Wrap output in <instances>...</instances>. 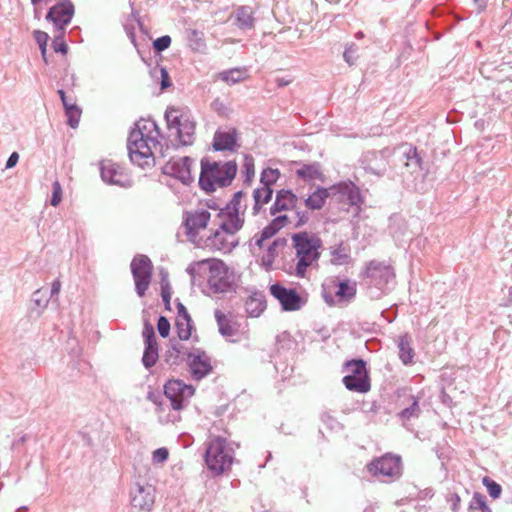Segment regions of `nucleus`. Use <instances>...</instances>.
<instances>
[{"label":"nucleus","mask_w":512,"mask_h":512,"mask_svg":"<svg viewBox=\"0 0 512 512\" xmlns=\"http://www.w3.org/2000/svg\"><path fill=\"white\" fill-rule=\"evenodd\" d=\"M452 501H453V511L456 512L458 510V508L460 506V502H461L459 495L454 494L452 497Z\"/></svg>","instance_id":"nucleus-54"},{"label":"nucleus","mask_w":512,"mask_h":512,"mask_svg":"<svg viewBox=\"0 0 512 512\" xmlns=\"http://www.w3.org/2000/svg\"><path fill=\"white\" fill-rule=\"evenodd\" d=\"M142 334L145 339V344H150V343L156 344L157 343L154 328L150 323H148V322L145 323Z\"/></svg>","instance_id":"nucleus-43"},{"label":"nucleus","mask_w":512,"mask_h":512,"mask_svg":"<svg viewBox=\"0 0 512 512\" xmlns=\"http://www.w3.org/2000/svg\"><path fill=\"white\" fill-rule=\"evenodd\" d=\"M276 257H277V242L274 241L271 245H269L267 251L261 257L262 266H264L267 270L271 269Z\"/></svg>","instance_id":"nucleus-36"},{"label":"nucleus","mask_w":512,"mask_h":512,"mask_svg":"<svg viewBox=\"0 0 512 512\" xmlns=\"http://www.w3.org/2000/svg\"><path fill=\"white\" fill-rule=\"evenodd\" d=\"M101 177L109 184L122 185L125 175L122 168L111 161H104L101 165Z\"/></svg>","instance_id":"nucleus-21"},{"label":"nucleus","mask_w":512,"mask_h":512,"mask_svg":"<svg viewBox=\"0 0 512 512\" xmlns=\"http://www.w3.org/2000/svg\"><path fill=\"white\" fill-rule=\"evenodd\" d=\"M165 396L171 401L173 409L180 410L194 394V388L180 380H169L164 386Z\"/></svg>","instance_id":"nucleus-13"},{"label":"nucleus","mask_w":512,"mask_h":512,"mask_svg":"<svg viewBox=\"0 0 512 512\" xmlns=\"http://www.w3.org/2000/svg\"><path fill=\"white\" fill-rule=\"evenodd\" d=\"M161 156H162V157H165V156H166V154H165L164 152H161Z\"/></svg>","instance_id":"nucleus-60"},{"label":"nucleus","mask_w":512,"mask_h":512,"mask_svg":"<svg viewBox=\"0 0 512 512\" xmlns=\"http://www.w3.org/2000/svg\"><path fill=\"white\" fill-rule=\"evenodd\" d=\"M153 505L154 498L152 494L139 486L131 501L133 512H151Z\"/></svg>","instance_id":"nucleus-20"},{"label":"nucleus","mask_w":512,"mask_h":512,"mask_svg":"<svg viewBox=\"0 0 512 512\" xmlns=\"http://www.w3.org/2000/svg\"><path fill=\"white\" fill-rule=\"evenodd\" d=\"M163 172L184 184H189L194 180L193 161L189 157L169 160L163 166Z\"/></svg>","instance_id":"nucleus-14"},{"label":"nucleus","mask_w":512,"mask_h":512,"mask_svg":"<svg viewBox=\"0 0 512 512\" xmlns=\"http://www.w3.org/2000/svg\"><path fill=\"white\" fill-rule=\"evenodd\" d=\"M177 316L175 319V328L180 340L186 341L191 338L193 325L191 317L182 303L177 305Z\"/></svg>","instance_id":"nucleus-19"},{"label":"nucleus","mask_w":512,"mask_h":512,"mask_svg":"<svg viewBox=\"0 0 512 512\" xmlns=\"http://www.w3.org/2000/svg\"><path fill=\"white\" fill-rule=\"evenodd\" d=\"M280 173L277 169H265L261 174V186L271 187L279 178Z\"/></svg>","instance_id":"nucleus-37"},{"label":"nucleus","mask_w":512,"mask_h":512,"mask_svg":"<svg viewBox=\"0 0 512 512\" xmlns=\"http://www.w3.org/2000/svg\"><path fill=\"white\" fill-rule=\"evenodd\" d=\"M272 194L273 189L268 186H261L254 190V214H257L261 210V208L271 200Z\"/></svg>","instance_id":"nucleus-30"},{"label":"nucleus","mask_w":512,"mask_h":512,"mask_svg":"<svg viewBox=\"0 0 512 512\" xmlns=\"http://www.w3.org/2000/svg\"><path fill=\"white\" fill-rule=\"evenodd\" d=\"M233 449L228 445L227 439L221 436H212L208 442L205 463L214 475H221L229 470L233 464Z\"/></svg>","instance_id":"nucleus-6"},{"label":"nucleus","mask_w":512,"mask_h":512,"mask_svg":"<svg viewBox=\"0 0 512 512\" xmlns=\"http://www.w3.org/2000/svg\"><path fill=\"white\" fill-rule=\"evenodd\" d=\"M399 356L402 362L407 365L413 361L414 358V350L410 345V342L407 338L402 337L399 340Z\"/></svg>","instance_id":"nucleus-32"},{"label":"nucleus","mask_w":512,"mask_h":512,"mask_svg":"<svg viewBox=\"0 0 512 512\" xmlns=\"http://www.w3.org/2000/svg\"><path fill=\"white\" fill-rule=\"evenodd\" d=\"M189 46L193 51L200 52L205 48V40L203 32L191 30L188 36Z\"/></svg>","instance_id":"nucleus-33"},{"label":"nucleus","mask_w":512,"mask_h":512,"mask_svg":"<svg viewBox=\"0 0 512 512\" xmlns=\"http://www.w3.org/2000/svg\"><path fill=\"white\" fill-rule=\"evenodd\" d=\"M168 129L181 145H192L195 140L196 124L188 109L171 106L165 112Z\"/></svg>","instance_id":"nucleus-5"},{"label":"nucleus","mask_w":512,"mask_h":512,"mask_svg":"<svg viewBox=\"0 0 512 512\" xmlns=\"http://www.w3.org/2000/svg\"><path fill=\"white\" fill-rule=\"evenodd\" d=\"M65 111H66V115L68 117V124L72 128L77 127L79 120H80V116H81V110L77 106L71 105V106H67V110H65Z\"/></svg>","instance_id":"nucleus-39"},{"label":"nucleus","mask_w":512,"mask_h":512,"mask_svg":"<svg viewBox=\"0 0 512 512\" xmlns=\"http://www.w3.org/2000/svg\"><path fill=\"white\" fill-rule=\"evenodd\" d=\"M241 198L242 193H236L231 203L214 215L204 208L186 211L183 227L187 240L202 250L230 253L239 244L238 233L244 224Z\"/></svg>","instance_id":"nucleus-1"},{"label":"nucleus","mask_w":512,"mask_h":512,"mask_svg":"<svg viewBox=\"0 0 512 512\" xmlns=\"http://www.w3.org/2000/svg\"><path fill=\"white\" fill-rule=\"evenodd\" d=\"M487 1L488 0H474V3L477 5L479 12L483 11L486 8Z\"/></svg>","instance_id":"nucleus-55"},{"label":"nucleus","mask_w":512,"mask_h":512,"mask_svg":"<svg viewBox=\"0 0 512 512\" xmlns=\"http://www.w3.org/2000/svg\"><path fill=\"white\" fill-rule=\"evenodd\" d=\"M306 221H307V219H306L304 216L299 217V219H298V220H297V222H296V226H301V225H303L304 223H306Z\"/></svg>","instance_id":"nucleus-57"},{"label":"nucleus","mask_w":512,"mask_h":512,"mask_svg":"<svg viewBox=\"0 0 512 512\" xmlns=\"http://www.w3.org/2000/svg\"><path fill=\"white\" fill-rule=\"evenodd\" d=\"M345 368L348 374L344 376L343 383L348 390L359 393H366L370 390V379L363 360L347 361Z\"/></svg>","instance_id":"nucleus-9"},{"label":"nucleus","mask_w":512,"mask_h":512,"mask_svg":"<svg viewBox=\"0 0 512 512\" xmlns=\"http://www.w3.org/2000/svg\"><path fill=\"white\" fill-rule=\"evenodd\" d=\"M189 366L196 379H202L212 371L211 359L204 351L189 354Z\"/></svg>","instance_id":"nucleus-18"},{"label":"nucleus","mask_w":512,"mask_h":512,"mask_svg":"<svg viewBox=\"0 0 512 512\" xmlns=\"http://www.w3.org/2000/svg\"><path fill=\"white\" fill-rule=\"evenodd\" d=\"M52 47L55 52H59L62 55L67 54L68 46L62 37H55L52 43Z\"/></svg>","instance_id":"nucleus-46"},{"label":"nucleus","mask_w":512,"mask_h":512,"mask_svg":"<svg viewBox=\"0 0 512 512\" xmlns=\"http://www.w3.org/2000/svg\"><path fill=\"white\" fill-rule=\"evenodd\" d=\"M34 38H35L36 42L38 43V45L40 47L41 54H42V57H43L44 61L46 63H48L47 58H46L47 42H48V39H49L48 34L46 32H44V31L35 30L34 31Z\"/></svg>","instance_id":"nucleus-38"},{"label":"nucleus","mask_w":512,"mask_h":512,"mask_svg":"<svg viewBox=\"0 0 512 512\" xmlns=\"http://www.w3.org/2000/svg\"><path fill=\"white\" fill-rule=\"evenodd\" d=\"M470 512H492L487 506L485 496L480 493H474L469 505Z\"/></svg>","instance_id":"nucleus-35"},{"label":"nucleus","mask_w":512,"mask_h":512,"mask_svg":"<svg viewBox=\"0 0 512 512\" xmlns=\"http://www.w3.org/2000/svg\"><path fill=\"white\" fill-rule=\"evenodd\" d=\"M157 330L161 337L166 338L170 334V323L164 316L159 317L157 322Z\"/></svg>","instance_id":"nucleus-42"},{"label":"nucleus","mask_w":512,"mask_h":512,"mask_svg":"<svg viewBox=\"0 0 512 512\" xmlns=\"http://www.w3.org/2000/svg\"><path fill=\"white\" fill-rule=\"evenodd\" d=\"M483 484L492 498L496 499L500 496L502 489L498 483L486 476L483 478Z\"/></svg>","instance_id":"nucleus-40"},{"label":"nucleus","mask_w":512,"mask_h":512,"mask_svg":"<svg viewBox=\"0 0 512 512\" xmlns=\"http://www.w3.org/2000/svg\"><path fill=\"white\" fill-rule=\"evenodd\" d=\"M214 316L222 336L227 338L236 337L232 340L233 342L247 338L246 332L242 331L241 324L233 313L217 309L214 312Z\"/></svg>","instance_id":"nucleus-12"},{"label":"nucleus","mask_w":512,"mask_h":512,"mask_svg":"<svg viewBox=\"0 0 512 512\" xmlns=\"http://www.w3.org/2000/svg\"><path fill=\"white\" fill-rule=\"evenodd\" d=\"M335 296L338 302H349L356 295V282L349 279L343 280L335 284Z\"/></svg>","instance_id":"nucleus-26"},{"label":"nucleus","mask_w":512,"mask_h":512,"mask_svg":"<svg viewBox=\"0 0 512 512\" xmlns=\"http://www.w3.org/2000/svg\"><path fill=\"white\" fill-rule=\"evenodd\" d=\"M297 201L298 198L292 191L282 189L277 192L271 212L275 214L276 212L293 210L296 207Z\"/></svg>","instance_id":"nucleus-22"},{"label":"nucleus","mask_w":512,"mask_h":512,"mask_svg":"<svg viewBox=\"0 0 512 512\" xmlns=\"http://www.w3.org/2000/svg\"><path fill=\"white\" fill-rule=\"evenodd\" d=\"M367 470L374 477L397 478L401 475V458L387 453L373 459L367 465Z\"/></svg>","instance_id":"nucleus-10"},{"label":"nucleus","mask_w":512,"mask_h":512,"mask_svg":"<svg viewBox=\"0 0 512 512\" xmlns=\"http://www.w3.org/2000/svg\"><path fill=\"white\" fill-rule=\"evenodd\" d=\"M270 292L279 300L284 310L295 311L300 308L301 299L294 289H287L280 284H273L270 287Z\"/></svg>","instance_id":"nucleus-15"},{"label":"nucleus","mask_w":512,"mask_h":512,"mask_svg":"<svg viewBox=\"0 0 512 512\" xmlns=\"http://www.w3.org/2000/svg\"><path fill=\"white\" fill-rule=\"evenodd\" d=\"M189 271L204 274L208 287L214 293H224L231 290L235 282L234 272L223 260L217 258L195 261L189 266Z\"/></svg>","instance_id":"nucleus-3"},{"label":"nucleus","mask_w":512,"mask_h":512,"mask_svg":"<svg viewBox=\"0 0 512 512\" xmlns=\"http://www.w3.org/2000/svg\"><path fill=\"white\" fill-rule=\"evenodd\" d=\"M58 93H59L60 98H61V100H62V103H63V105H64V107H65V110H67V106H71L72 104H71V103H69V101L67 100V97H66V95H65V92H64L63 90H59V91H58Z\"/></svg>","instance_id":"nucleus-53"},{"label":"nucleus","mask_w":512,"mask_h":512,"mask_svg":"<svg viewBox=\"0 0 512 512\" xmlns=\"http://www.w3.org/2000/svg\"><path fill=\"white\" fill-rule=\"evenodd\" d=\"M292 82L291 79L277 78L276 83L279 87L289 85Z\"/></svg>","instance_id":"nucleus-56"},{"label":"nucleus","mask_w":512,"mask_h":512,"mask_svg":"<svg viewBox=\"0 0 512 512\" xmlns=\"http://www.w3.org/2000/svg\"><path fill=\"white\" fill-rule=\"evenodd\" d=\"M74 14V7L72 3L60 2L57 5L50 8L46 19L51 21L55 27L62 30L64 27L70 23L72 16Z\"/></svg>","instance_id":"nucleus-16"},{"label":"nucleus","mask_w":512,"mask_h":512,"mask_svg":"<svg viewBox=\"0 0 512 512\" xmlns=\"http://www.w3.org/2000/svg\"><path fill=\"white\" fill-rule=\"evenodd\" d=\"M152 268L150 259L145 255H139L131 262V271L135 281L136 291L140 297L144 296L149 287Z\"/></svg>","instance_id":"nucleus-11"},{"label":"nucleus","mask_w":512,"mask_h":512,"mask_svg":"<svg viewBox=\"0 0 512 512\" xmlns=\"http://www.w3.org/2000/svg\"><path fill=\"white\" fill-rule=\"evenodd\" d=\"M158 359V346L156 344H146L144 355L142 358L145 367H152Z\"/></svg>","instance_id":"nucleus-34"},{"label":"nucleus","mask_w":512,"mask_h":512,"mask_svg":"<svg viewBox=\"0 0 512 512\" xmlns=\"http://www.w3.org/2000/svg\"><path fill=\"white\" fill-rule=\"evenodd\" d=\"M344 58H345V60H346L349 64H351V63H352V62H351V60H350L351 55H350V51H349V50H346V51L344 52Z\"/></svg>","instance_id":"nucleus-58"},{"label":"nucleus","mask_w":512,"mask_h":512,"mask_svg":"<svg viewBox=\"0 0 512 512\" xmlns=\"http://www.w3.org/2000/svg\"><path fill=\"white\" fill-rule=\"evenodd\" d=\"M238 134V130L234 127L217 130L213 138V148L217 151H235L238 147Z\"/></svg>","instance_id":"nucleus-17"},{"label":"nucleus","mask_w":512,"mask_h":512,"mask_svg":"<svg viewBox=\"0 0 512 512\" xmlns=\"http://www.w3.org/2000/svg\"><path fill=\"white\" fill-rule=\"evenodd\" d=\"M331 263L334 265H345L350 261V250L347 246L339 244L331 251Z\"/></svg>","instance_id":"nucleus-31"},{"label":"nucleus","mask_w":512,"mask_h":512,"mask_svg":"<svg viewBox=\"0 0 512 512\" xmlns=\"http://www.w3.org/2000/svg\"><path fill=\"white\" fill-rule=\"evenodd\" d=\"M153 137L144 135L142 129L131 131L128 138V151L131 161L142 168L152 167L155 162L153 149L156 147Z\"/></svg>","instance_id":"nucleus-7"},{"label":"nucleus","mask_w":512,"mask_h":512,"mask_svg":"<svg viewBox=\"0 0 512 512\" xmlns=\"http://www.w3.org/2000/svg\"><path fill=\"white\" fill-rule=\"evenodd\" d=\"M161 77H162V81H161L162 89L170 87L171 86L170 77L165 69H161Z\"/></svg>","instance_id":"nucleus-49"},{"label":"nucleus","mask_w":512,"mask_h":512,"mask_svg":"<svg viewBox=\"0 0 512 512\" xmlns=\"http://www.w3.org/2000/svg\"><path fill=\"white\" fill-rule=\"evenodd\" d=\"M292 247L295 251L294 274L305 278L309 269L318 266L322 240L314 233L302 231L291 236Z\"/></svg>","instance_id":"nucleus-2"},{"label":"nucleus","mask_w":512,"mask_h":512,"mask_svg":"<svg viewBox=\"0 0 512 512\" xmlns=\"http://www.w3.org/2000/svg\"><path fill=\"white\" fill-rule=\"evenodd\" d=\"M265 308L266 301L258 294L250 296L245 302V309L250 317H259Z\"/></svg>","instance_id":"nucleus-28"},{"label":"nucleus","mask_w":512,"mask_h":512,"mask_svg":"<svg viewBox=\"0 0 512 512\" xmlns=\"http://www.w3.org/2000/svg\"><path fill=\"white\" fill-rule=\"evenodd\" d=\"M18 160H19V155H18V153H17V152H13V153L10 155V157L8 158V160H7L6 167H7V168H12V167H14V166L17 164Z\"/></svg>","instance_id":"nucleus-50"},{"label":"nucleus","mask_w":512,"mask_h":512,"mask_svg":"<svg viewBox=\"0 0 512 512\" xmlns=\"http://www.w3.org/2000/svg\"><path fill=\"white\" fill-rule=\"evenodd\" d=\"M42 1H43V0H32V2H33L34 4L41 3Z\"/></svg>","instance_id":"nucleus-59"},{"label":"nucleus","mask_w":512,"mask_h":512,"mask_svg":"<svg viewBox=\"0 0 512 512\" xmlns=\"http://www.w3.org/2000/svg\"><path fill=\"white\" fill-rule=\"evenodd\" d=\"M170 45L171 37L168 35L157 38L153 43L154 49L158 52L166 50L167 48H169Z\"/></svg>","instance_id":"nucleus-44"},{"label":"nucleus","mask_w":512,"mask_h":512,"mask_svg":"<svg viewBox=\"0 0 512 512\" xmlns=\"http://www.w3.org/2000/svg\"><path fill=\"white\" fill-rule=\"evenodd\" d=\"M237 172L234 162L201 161L200 186L207 192L215 191L217 187L229 185Z\"/></svg>","instance_id":"nucleus-4"},{"label":"nucleus","mask_w":512,"mask_h":512,"mask_svg":"<svg viewBox=\"0 0 512 512\" xmlns=\"http://www.w3.org/2000/svg\"><path fill=\"white\" fill-rule=\"evenodd\" d=\"M233 24L240 29H250L254 25L253 12L250 7L242 6L237 8L231 15Z\"/></svg>","instance_id":"nucleus-25"},{"label":"nucleus","mask_w":512,"mask_h":512,"mask_svg":"<svg viewBox=\"0 0 512 512\" xmlns=\"http://www.w3.org/2000/svg\"><path fill=\"white\" fill-rule=\"evenodd\" d=\"M216 78L228 85H234L247 78V71L241 68H233L218 73Z\"/></svg>","instance_id":"nucleus-27"},{"label":"nucleus","mask_w":512,"mask_h":512,"mask_svg":"<svg viewBox=\"0 0 512 512\" xmlns=\"http://www.w3.org/2000/svg\"><path fill=\"white\" fill-rule=\"evenodd\" d=\"M243 173L246 176V179L249 181L254 177L255 168H254V159L251 156H245L244 162L242 165Z\"/></svg>","instance_id":"nucleus-41"},{"label":"nucleus","mask_w":512,"mask_h":512,"mask_svg":"<svg viewBox=\"0 0 512 512\" xmlns=\"http://www.w3.org/2000/svg\"><path fill=\"white\" fill-rule=\"evenodd\" d=\"M286 221V215L279 216L276 219H274V221L270 225L266 226L262 230L260 238L256 240V244L261 248L263 246V242L273 237Z\"/></svg>","instance_id":"nucleus-29"},{"label":"nucleus","mask_w":512,"mask_h":512,"mask_svg":"<svg viewBox=\"0 0 512 512\" xmlns=\"http://www.w3.org/2000/svg\"><path fill=\"white\" fill-rule=\"evenodd\" d=\"M62 201V187L58 181L53 183V193L51 197V205L56 207Z\"/></svg>","instance_id":"nucleus-45"},{"label":"nucleus","mask_w":512,"mask_h":512,"mask_svg":"<svg viewBox=\"0 0 512 512\" xmlns=\"http://www.w3.org/2000/svg\"><path fill=\"white\" fill-rule=\"evenodd\" d=\"M169 452L166 448H158L153 452V461L162 463L167 460Z\"/></svg>","instance_id":"nucleus-47"},{"label":"nucleus","mask_w":512,"mask_h":512,"mask_svg":"<svg viewBox=\"0 0 512 512\" xmlns=\"http://www.w3.org/2000/svg\"><path fill=\"white\" fill-rule=\"evenodd\" d=\"M328 197H331V186L329 188L317 187L305 199V205L311 210H320L324 207Z\"/></svg>","instance_id":"nucleus-24"},{"label":"nucleus","mask_w":512,"mask_h":512,"mask_svg":"<svg viewBox=\"0 0 512 512\" xmlns=\"http://www.w3.org/2000/svg\"><path fill=\"white\" fill-rule=\"evenodd\" d=\"M331 197H336L339 204L347 205V212L358 217L363 204L360 189L352 181H343L331 186Z\"/></svg>","instance_id":"nucleus-8"},{"label":"nucleus","mask_w":512,"mask_h":512,"mask_svg":"<svg viewBox=\"0 0 512 512\" xmlns=\"http://www.w3.org/2000/svg\"><path fill=\"white\" fill-rule=\"evenodd\" d=\"M60 290H61V282L59 279H57L52 283L51 295L57 296L59 294Z\"/></svg>","instance_id":"nucleus-51"},{"label":"nucleus","mask_w":512,"mask_h":512,"mask_svg":"<svg viewBox=\"0 0 512 512\" xmlns=\"http://www.w3.org/2000/svg\"><path fill=\"white\" fill-rule=\"evenodd\" d=\"M419 411V407L416 401L413 402L410 408H406L401 412V416L405 419H409L410 417L416 415Z\"/></svg>","instance_id":"nucleus-48"},{"label":"nucleus","mask_w":512,"mask_h":512,"mask_svg":"<svg viewBox=\"0 0 512 512\" xmlns=\"http://www.w3.org/2000/svg\"><path fill=\"white\" fill-rule=\"evenodd\" d=\"M295 173L298 178L305 182L325 181V175L318 163L303 164Z\"/></svg>","instance_id":"nucleus-23"},{"label":"nucleus","mask_w":512,"mask_h":512,"mask_svg":"<svg viewBox=\"0 0 512 512\" xmlns=\"http://www.w3.org/2000/svg\"><path fill=\"white\" fill-rule=\"evenodd\" d=\"M161 295H162L163 301L165 302L166 307L169 308L170 298H171L169 290L163 288Z\"/></svg>","instance_id":"nucleus-52"}]
</instances>
